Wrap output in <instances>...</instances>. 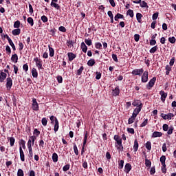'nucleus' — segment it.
<instances>
[{
	"mask_svg": "<svg viewBox=\"0 0 176 176\" xmlns=\"http://www.w3.org/2000/svg\"><path fill=\"white\" fill-rule=\"evenodd\" d=\"M14 28H16V29L20 28V21H16L14 22Z\"/></svg>",
	"mask_w": 176,
	"mask_h": 176,
	"instance_id": "nucleus-41",
	"label": "nucleus"
},
{
	"mask_svg": "<svg viewBox=\"0 0 176 176\" xmlns=\"http://www.w3.org/2000/svg\"><path fill=\"white\" fill-rule=\"evenodd\" d=\"M81 49H82V51L83 52V53L87 52V46L86 45V44L84 42L81 43Z\"/></svg>",
	"mask_w": 176,
	"mask_h": 176,
	"instance_id": "nucleus-19",
	"label": "nucleus"
},
{
	"mask_svg": "<svg viewBox=\"0 0 176 176\" xmlns=\"http://www.w3.org/2000/svg\"><path fill=\"white\" fill-rule=\"evenodd\" d=\"M41 20L43 23H47V17L45 15L41 16Z\"/></svg>",
	"mask_w": 176,
	"mask_h": 176,
	"instance_id": "nucleus-59",
	"label": "nucleus"
},
{
	"mask_svg": "<svg viewBox=\"0 0 176 176\" xmlns=\"http://www.w3.org/2000/svg\"><path fill=\"white\" fill-rule=\"evenodd\" d=\"M174 63H175V57H173L170 62H169V65H170V67H173L174 65Z\"/></svg>",
	"mask_w": 176,
	"mask_h": 176,
	"instance_id": "nucleus-47",
	"label": "nucleus"
},
{
	"mask_svg": "<svg viewBox=\"0 0 176 176\" xmlns=\"http://www.w3.org/2000/svg\"><path fill=\"white\" fill-rule=\"evenodd\" d=\"M127 131L130 134H134V129H133V128H128Z\"/></svg>",
	"mask_w": 176,
	"mask_h": 176,
	"instance_id": "nucleus-63",
	"label": "nucleus"
},
{
	"mask_svg": "<svg viewBox=\"0 0 176 176\" xmlns=\"http://www.w3.org/2000/svg\"><path fill=\"white\" fill-rule=\"evenodd\" d=\"M89 135V133L87 131L85 132V136H84V141H83V144L82 147V153L85 151V146H86V144L87 142V137Z\"/></svg>",
	"mask_w": 176,
	"mask_h": 176,
	"instance_id": "nucleus-7",
	"label": "nucleus"
},
{
	"mask_svg": "<svg viewBox=\"0 0 176 176\" xmlns=\"http://www.w3.org/2000/svg\"><path fill=\"white\" fill-rule=\"evenodd\" d=\"M17 176H24V171H23V169L18 170Z\"/></svg>",
	"mask_w": 176,
	"mask_h": 176,
	"instance_id": "nucleus-45",
	"label": "nucleus"
},
{
	"mask_svg": "<svg viewBox=\"0 0 176 176\" xmlns=\"http://www.w3.org/2000/svg\"><path fill=\"white\" fill-rule=\"evenodd\" d=\"M63 171H68L69 170V164H67L63 168Z\"/></svg>",
	"mask_w": 176,
	"mask_h": 176,
	"instance_id": "nucleus-62",
	"label": "nucleus"
},
{
	"mask_svg": "<svg viewBox=\"0 0 176 176\" xmlns=\"http://www.w3.org/2000/svg\"><path fill=\"white\" fill-rule=\"evenodd\" d=\"M29 12L32 14L34 13V8H32V6L29 4Z\"/></svg>",
	"mask_w": 176,
	"mask_h": 176,
	"instance_id": "nucleus-61",
	"label": "nucleus"
},
{
	"mask_svg": "<svg viewBox=\"0 0 176 176\" xmlns=\"http://www.w3.org/2000/svg\"><path fill=\"white\" fill-rule=\"evenodd\" d=\"M168 41L170 42V43H175V37L173 36V37H169L168 38Z\"/></svg>",
	"mask_w": 176,
	"mask_h": 176,
	"instance_id": "nucleus-52",
	"label": "nucleus"
},
{
	"mask_svg": "<svg viewBox=\"0 0 176 176\" xmlns=\"http://www.w3.org/2000/svg\"><path fill=\"white\" fill-rule=\"evenodd\" d=\"M160 94L161 96V101L164 102L166 101V98H167V93L164 92V91H160Z\"/></svg>",
	"mask_w": 176,
	"mask_h": 176,
	"instance_id": "nucleus-9",
	"label": "nucleus"
},
{
	"mask_svg": "<svg viewBox=\"0 0 176 176\" xmlns=\"http://www.w3.org/2000/svg\"><path fill=\"white\" fill-rule=\"evenodd\" d=\"M157 17H159V12H155L153 14L152 19L157 20Z\"/></svg>",
	"mask_w": 176,
	"mask_h": 176,
	"instance_id": "nucleus-50",
	"label": "nucleus"
},
{
	"mask_svg": "<svg viewBox=\"0 0 176 176\" xmlns=\"http://www.w3.org/2000/svg\"><path fill=\"white\" fill-rule=\"evenodd\" d=\"M124 171L126 173V174H129V173L131 171V164H130L129 163L126 164L124 166Z\"/></svg>",
	"mask_w": 176,
	"mask_h": 176,
	"instance_id": "nucleus-11",
	"label": "nucleus"
},
{
	"mask_svg": "<svg viewBox=\"0 0 176 176\" xmlns=\"http://www.w3.org/2000/svg\"><path fill=\"white\" fill-rule=\"evenodd\" d=\"M50 56L53 57L54 56V50L49 45Z\"/></svg>",
	"mask_w": 176,
	"mask_h": 176,
	"instance_id": "nucleus-31",
	"label": "nucleus"
},
{
	"mask_svg": "<svg viewBox=\"0 0 176 176\" xmlns=\"http://www.w3.org/2000/svg\"><path fill=\"white\" fill-rule=\"evenodd\" d=\"M141 109H142V107H138L135 108V109L133 111V113H135L136 115H138L140 112H141Z\"/></svg>",
	"mask_w": 176,
	"mask_h": 176,
	"instance_id": "nucleus-35",
	"label": "nucleus"
},
{
	"mask_svg": "<svg viewBox=\"0 0 176 176\" xmlns=\"http://www.w3.org/2000/svg\"><path fill=\"white\" fill-rule=\"evenodd\" d=\"M20 32H21V30L20 28H18L12 30V35H14V36H16L17 35H20Z\"/></svg>",
	"mask_w": 176,
	"mask_h": 176,
	"instance_id": "nucleus-18",
	"label": "nucleus"
},
{
	"mask_svg": "<svg viewBox=\"0 0 176 176\" xmlns=\"http://www.w3.org/2000/svg\"><path fill=\"white\" fill-rule=\"evenodd\" d=\"M95 47L96 49H101V47H102V45L101 44V43H96Z\"/></svg>",
	"mask_w": 176,
	"mask_h": 176,
	"instance_id": "nucleus-49",
	"label": "nucleus"
},
{
	"mask_svg": "<svg viewBox=\"0 0 176 176\" xmlns=\"http://www.w3.org/2000/svg\"><path fill=\"white\" fill-rule=\"evenodd\" d=\"M119 19H124V16L122 14L118 13L115 16H114V20L115 21H118Z\"/></svg>",
	"mask_w": 176,
	"mask_h": 176,
	"instance_id": "nucleus-21",
	"label": "nucleus"
},
{
	"mask_svg": "<svg viewBox=\"0 0 176 176\" xmlns=\"http://www.w3.org/2000/svg\"><path fill=\"white\" fill-rule=\"evenodd\" d=\"M58 30L61 32H66V31H67V29H65V27H64V26L59 27Z\"/></svg>",
	"mask_w": 176,
	"mask_h": 176,
	"instance_id": "nucleus-57",
	"label": "nucleus"
},
{
	"mask_svg": "<svg viewBox=\"0 0 176 176\" xmlns=\"http://www.w3.org/2000/svg\"><path fill=\"white\" fill-rule=\"evenodd\" d=\"M85 42L86 45H87V46H91V45H92V42L90 38H88V39L85 38Z\"/></svg>",
	"mask_w": 176,
	"mask_h": 176,
	"instance_id": "nucleus-39",
	"label": "nucleus"
},
{
	"mask_svg": "<svg viewBox=\"0 0 176 176\" xmlns=\"http://www.w3.org/2000/svg\"><path fill=\"white\" fill-rule=\"evenodd\" d=\"M32 145H35V140H36V137L35 135L30 136V139Z\"/></svg>",
	"mask_w": 176,
	"mask_h": 176,
	"instance_id": "nucleus-42",
	"label": "nucleus"
},
{
	"mask_svg": "<svg viewBox=\"0 0 176 176\" xmlns=\"http://www.w3.org/2000/svg\"><path fill=\"white\" fill-rule=\"evenodd\" d=\"M6 76H8V75L6 74V73L5 72H1L0 74V82L2 83V82H3L5 80V79H6Z\"/></svg>",
	"mask_w": 176,
	"mask_h": 176,
	"instance_id": "nucleus-15",
	"label": "nucleus"
},
{
	"mask_svg": "<svg viewBox=\"0 0 176 176\" xmlns=\"http://www.w3.org/2000/svg\"><path fill=\"white\" fill-rule=\"evenodd\" d=\"M67 56H68L69 61H72L74 60V58H75L76 57V55H75L72 52H69L67 54Z\"/></svg>",
	"mask_w": 176,
	"mask_h": 176,
	"instance_id": "nucleus-16",
	"label": "nucleus"
},
{
	"mask_svg": "<svg viewBox=\"0 0 176 176\" xmlns=\"http://www.w3.org/2000/svg\"><path fill=\"white\" fill-rule=\"evenodd\" d=\"M145 166L146 167L151 168V166H152V162H151V160L146 159L145 160Z\"/></svg>",
	"mask_w": 176,
	"mask_h": 176,
	"instance_id": "nucleus-32",
	"label": "nucleus"
},
{
	"mask_svg": "<svg viewBox=\"0 0 176 176\" xmlns=\"http://www.w3.org/2000/svg\"><path fill=\"white\" fill-rule=\"evenodd\" d=\"M164 131H168V125L167 124H164L162 126Z\"/></svg>",
	"mask_w": 176,
	"mask_h": 176,
	"instance_id": "nucleus-60",
	"label": "nucleus"
},
{
	"mask_svg": "<svg viewBox=\"0 0 176 176\" xmlns=\"http://www.w3.org/2000/svg\"><path fill=\"white\" fill-rule=\"evenodd\" d=\"M8 43H10L13 50H16V46H14V43H13V41H12V39L8 41Z\"/></svg>",
	"mask_w": 176,
	"mask_h": 176,
	"instance_id": "nucleus-53",
	"label": "nucleus"
},
{
	"mask_svg": "<svg viewBox=\"0 0 176 176\" xmlns=\"http://www.w3.org/2000/svg\"><path fill=\"white\" fill-rule=\"evenodd\" d=\"M51 6L55 8V9H57V10H60V6L56 3L51 2Z\"/></svg>",
	"mask_w": 176,
	"mask_h": 176,
	"instance_id": "nucleus-34",
	"label": "nucleus"
},
{
	"mask_svg": "<svg viewBox=\"0 0 176 176\" xmlns=\"http://www.w3.org/2000/svg\"><path fill=\"white\" fill-rule=\"evenodd\" d=\"M146 148L148 151H151L152 149V144H151V142H147L146 144Z\"/></svg>",
	"mask_w": 176,
	"mask_h": 176,
	"instance_id": "nucleus-40",
	"label": "nucleus"
},
{
	"mask_svg": "<svg viewBox=\"0 0 176 176\" xmlns=\"http://www.w3.org/2000/svg\"><path fill=\"white\" fill-rule=\"evenodd\" d=\"M119 93H120V90L119 89V87H116L113 90V96L116 97V96H119Z\"/></svg>",
	"mask_w": 176,
	"mask_h": 176,
	"instance_id": "nucleus-17",
	"label": "nucleus"
},
{
	"mask_svg": "<svg viewBox=\"0 0 176 176\" xmlns=\"http://www.w3.org/2000/svg\"><path fill=\"white\" fill-rule=\"evenodd\" d=\"M136 19H137L138 23H142V21L141 20V19H142V14L137 13L136 14Z\"/></svg>",
	"mask_w": 176,
	"mask_h": 176,
	"instance_id": "nucleus-28",
	"label": "nucleus"
},
{
	"mask_svg": "<svg viewBox=\"0 0 176 176\" xmlns=\"http://www.w3.org/2000/svg\"><path fill=\"white\" fill-rule=\"evenodd\" d=\"M132 105H133V107H141V108H142V103H141V101L140 100H135L133 103Z\"/></svg>",
	"mask_w": 176,
	"mask_h": 176,
	"instance_id": "nucleus-14",
	"label": "nucleus"
},
{
	"mask_svg": "<svg viewBox=\"0 0 176 176\" xmlns=\"http://www.w3.org/2000/svg\"><path fill=\"white\" fill-rule=\"evenodd\" d=\"M150 45L151 46H155L156 45V40L151 39L150 41Z\"/></svg>",
	"mask_w": 176,
	"mask_h": 176,
	"instance_id": "nucleus-64",
	"label": "nucleus"
},
{
	"mask_svg": "<svg viewBox=\"0 0 176 176\" xmlns=\"http://www.w3.org/2000/svg\"><path fill=\"white\" fill-rule=\"evenodd\" d=\"M173 131H174V126H170L168 128L167 134H168V135H171V134H173Z\"/></svg>",
	"mask_w": 176,
	"mask_h": 176,
	"instance_id": "nucleus-37",
	"label": "nucleus"
},
{
	"mask_svg": "<svg viewBox=\"0 0 176 176\" xmlns=\"http://www.w3.org/2000/svg\"><path fill=\"white\" fill-rule=\"evenodd\" d=\"M140 6L141 8H146L147 9L148 8H149V6H148V3H146L145 1H142V2H140Z\"/></svg>",
	"mask_w": 176,
	"mask_h": 176,
	"instance_id": "nucleus-33",
	"label": "nucleus"
},
{
	"mask_svg": "<svg viewBox=\"0 0 176 176\" xmlns=\"http://www.w3.org/2000/svg\"><path fill=\"white\" fill-rule=\"evenodd\" d=\"M96 64V60H94V59H90L88 62H87V65L89 67H93V65H94Z\"/></svg>",
	"mask_w": 176,
	"mask_h": 176,
	"instance_id": "nucleus-29",
	"label": "nucleus"
},
{
	"mask_svg": "<svg viewBox=\"0 0 176 176\" xmlns=\"http://www.w3.org/2000/svg\"><path fill=\"white\" fill-rule=\"evenodd\" d=\"M156 173V170L155 169V166H153L151 168V170H150V174L151 175H153V174H155Z\"/></svg>",
	"mask_w": 176,
	"mask_h": 176,
	"instance_id": "nucleus-58",
	"label": "nucleus"
},
{
	"mask_svg": "<svg viewBox=\"0 0 176 176\" xmlns=\"http://www.w3.org/2000/svg\"><path fill=\"white\" fill-rule=\"evenodd\" d=\"M142 82L143 83H146V82H148V71L143 72L142 76Z\"/></svg>",
	"mask_w": 176,
	"mask_h": 176,
	"instance_id": "nucleus-8",
	"label": "nucleus"
},
{
	"mask_svg": "<svg viewBox=\"0 0 176 176\" xmlns=\"http://www.w3.org/2000/svg\"><path fill=\"white\" fill-rule=\"evenodd\" d=\"M161 118L164 120H171V118H174V114L173 113H169L168 114L161 113Z\"/></svg>",
	"mask_w": 176,
	"mask_h": 176,
	"instance_id": "nucleus-3",
	"label": "nucleus"
},
{
	"mask_svg": "<svg viewBox=\"0 0 176 176\" xmlns=\"http://www.w3.org/2000/svg\"><path fill=\"white\" fill-rule=\"evenodd\" d=\"M163 135V133L162 132L159 131H155L153 133L152 138H156L157 137H162Z\"/></svg>",
	"mask_w": 176,
	"mask_h": 176,
	"instance_id": "nucleus-13",
	"label": "nucleus"
},
{
	"mask_svg": "<svg viewBox=\"0 0 176 176\" xmlns=\"http://www.w3.org/2000/svg\"><path fill=\"white\" fill-rule=\"evenodd\" d=\"M19 153H20V159L21 162H25V158L24 155V151H23V148L21 146L19 147Z\"/></svg>",
	"mask_w": 176,
	"mask_h": 176,
	"instance_id": "nucleus-10",
	"label": "nucleus"
},
{
	"mask_svg": "<svg viewBox=\"0 0 176 176\" xmlns=\"http://www.w3.org/2000/svg\"><path fill=\"white\" fill-rule=\"evenodd\" d=\"M155 83H156V77L151 78L148 83L146 85L147 90H151V89L155 86Z\"/></svg>",
	"mask_w": 176,
	"mask_h": 176,
	"instance_id": "nucleus-2",
	"label": "nucleus"
},
{
	"mask_svg": "<svg viewBox=\"0 0 176 176\" xmlns=\"http://www.w3.org/2000/svg\"><path fill=\"white\" fill-rule=\"evenodd\" d=\"M134 120H135V119L133 118V117L129 118L128 120V124H131L134 123Z\"/></svg>",
	"mask_w": 176,
	"mask_h": 176,
	"instance_id": "nucleus-55",
	"label": "nucleus"
},
{
	"mask_svg": "<svg viewBox=\"0 0 176 176\" xmlns=\"http://www.w3.org/2000/svg\"><path fill=\"white\" fill-rule=\"evenodd\" d=\"M32 75L33 78H38V72H36V69L33 68L32 69Z\"/></svg>",
	"mask_w": 176,
	"mask_h": 176,
	"instance_id": "nucleus-25",
	"label": "nucleus"
},
{
	"mask_svg": "<svg viewBox=\"0 0 176 176\" xmlns=\"http://www.w3.org/2000/svg\"><path fill=\"white\" fill-rule=\"evenodd\" d=\"M160 160V162L162 164V166H165V164H166V156L165 155H162Z\"/></svg>",
	"mask_w": 176,
	"mask_h": 176,
	"instance_id": "nucleus-26",
	"label": "nucleus"
},
{
	"mask_svg": "<svg viewBox=\"0 0 176 176\" xmlns=\"http://www.w3.org/2000/svg\"><path fill=\"white\" fill-rule=\"evenodd\" d=\"M157 51V46L155 45L150 50V53H155Z\"/></svg>",
	"mask_w": 176,
	"mask_h": 176,
	"instance_id": "nucleus-46",
	"label": "nucleus"
},
{
	"mask_svg": "<svg viewBox=\"0 0 176 176\" xmlns=\"http://www.w3.org/2000/svg\"><path fill=\"white\" fill-rule=\"evenodd\" d=\"M41 123H42L43 126H47V120L46 119V118H43L41 120Z\"/></svg>",
	"mask_w": 176,
	"mask_h": 176,
	"instance_id": "nucleus-44",
	"label": "nucleus"
},
{
	"mask_svg": "<svg viewBox=\"0 0 176 176\" xmlns=\"http://www.w3.org/2000/svg\"><path fill=\"white\" fill-rule=\"evenodd\" d=\"M74 153L75 155H79V151H78V146H76V144H74Z\"/></svg>",
	"mask_w": 176,
	"mask_h": 176,
	"instance_id": "nucleus-51",
	"label": "nucleus"
},
{
	"mask_svg": "<svg viewBox=\"0 0 176 176\" xmlns=\"http://www.w3.org/2000/svg\"><path fill=\"white\" fill-rule=\"evenodd\" d=\"M83 69H85V68L83 67V66H81L80 69L77 70L76 75H78V76L82 75V72H83Z\"/></svg>",
	"mask_w": 176,
	"mask_h": 176,
	"instance_id": "nucleus-36",
	"label": "nucleus"
},
{
	"mask_svg": "<svg viewBox=\"0 0 176 176\" xmlns=\"http://www.w3.org/2000/svg\"><path fill=\"white\" fill-rule=\"evenodd\" d=\"M8 140L10 141V146H13L14 145V142H16V139H14V138L13 137H11V138H8Z\"/></svg>",
	"mask_w": 176,
	"mask_h": 176,
	"instance_id": "nucleus-23",
	"label": "nucleus"
},
{
	"mask_svg": "<svg viewBox=\"0 0 176 176\" xmlns=\"http://www.w3.org/2000/svg\"><path fill=\"white\" fill-rule=\"evenodd\" d=\"M32 107L33 111H39V104H38V102H36V99H32Z\"/></svg>",
	"mask_w": 176,
	"mask_h": 176,
	"instance_id": "nucleus-5",
	"label": "nucleus"
},
{
	"mask_svg": "<svg viewBox=\"0 0 176 176\" xmlns=\"http://www.w3.org/2000/svg\"><path fill=\"white\" fill-rule=\"evenodd\" d=\"M134 40L135 42H138L140 41V34H135L134 35Z\"/></svg>",
	"mask_w": 176,
	"mask_h": 176,
	"instance_id": "nucleus-56",
	"label": "nucleus"
},
{
	"mask_svg": "<svg viewBox=\"0 0 176 176\" xmlns=\"http://www.w3.org/2000/svg\"><path fill=\"white\" fill-rule=\"evenodd\" d=\"M52 160L54 163H57V162H58V155H57V153H54L52 154Z\"/></svg>",
	"mask_w": 176,
	"mask_h": 176,
	"instance_id": "nucleus-20",
	"label": "nucleus"
},
{
	"mask_svg": "<svg viewBox=\"0 0 176 176\" xmlns=\"http://www.w3.org/2000/svg\"><path fill=\"white\" fill-rule=\"evenodd\" d=\"M11 60L12 61H13V63H17L18 60H19V56H17V54H13L11 57Z\"/></svg>",
	"mask_w": 176,
	"mask_h": 176,
	"instance_id": "nucleus-24",
	"label": "nucleus"
},
{
	"mask_svg": "<svg viewBox=\"0 0 176 176\" xmlns=\"http://www.w3.org/2000/svg\"><path fill=\"white\" fill-rule=\"evenodd\" d=\"M13 85V80H12V78L8 77L6 79V89L7 90H10L12 89V86Z\"/></svg>",
	"mask_w": 176,
	"mask_h": 176,
	"instance_id": "nucleus-4",
	"label": "nucleus"
},
{
	"mask_svg": "<svg viewBox=\"0 0 176 176\" xmlns=\"http://www.w3.org/2000/svg\"><path fill=\"white\" fill-rule=\"evenodd\" d=\"M131 74L132 75H138L139 76H141L142 74H144V69H135L132 71Z\"/></svg>",
	"mask_w": 176,
	"mask_h": 176,
	"instance_id": "nucleus-6",
	"label": "nucleus"
},
{
	"mask_svg": "<svg viewBox=\"0 0 176 176\" xmlns=\"http://www.w3.org/2000/svg\"><path fill=\"white\" fill-rule=\"evenodd\" d=\"M126 14L127 16H130V17L133 18L134 17V11H133V10H129L126 12Z\"/></svg>",
	"mask_w": 176,
	"mask_h": 176,
	"instance_id": "nucleus-30",
	"label": "nucleus"
},
{
	"mask_svg": "<svg viewBox=\"0 0 176 176\" xmlns=\"http://www.w3.org/2000/svg\"><path fill=\"white\" fill-rule=\"evenodd\" d=\"M34 61H35L36 65L38 69H42V63H41V60L38 59V58H34Z\"/></svg>",
	"mask_w": 176,
	"mask_h": 176,
	"instance_id": "nucleus-12",
	"label": "nucleus"
},
{
	"mask_svg": "<svg viewBox=\"0 0 176 176\" xmlns=\"http://www.w3.org/2000/svg\"><path fill=\"white\" fill-rule=\"evenodd\" d=\"M113 140L116 142V148L120 151H123V144H122V138L118 135H115Z\"/></svg>",
	"mask_w": 176,
	"mask_h": 176,
	"instance_id": "nucleus-1",
	"label": "nucleus"
},
{
	"mask_svg": "<svg viewBox=\"0 0 176 176\" xmlns=\"http://www.w3.org/2000/svg\"><path fill=\"white\" fill-rule=\"evenodd\" d=\"M133 150L134 152H137L138 151V142L137 140H135L134 141Z\"/></svg>",
	"mask_w": 176,
	"mask_h": 176,
	"instance_id": "nucleus-27",
	"label": "nucleus"
},
{
	"mask_svg": "<svg viewBox=\"0 0 176 176\" xmlns=\"http://www.w3.org/2000/svg\"><path fill=\"white\" fill-rule=\"evenodd\" d=\"M96 79H97V80L101 79V72H96Z\"/></svg>",
	"mask_w": 176,
	"mask_h": 176,
	"instance_id": "nucleus-54",
	"label": "nucleus"
},
{
	"mask_svg": "<svg viewBox=\"0 0 176 176\" xmlns=\"http://www.w3.org/2000/svg\"><path fill=\"white\" fill-rule=\"evenodd\" d=\"M20 146L23 148V149H25V141L23 140H21V142L19 143Z\"/></svg>",
	"mask_w": 176,
	"mask_h": 176,
	"instance_id": "nucleus-43",
	"label": "nucleus"
},
{
	"mask_svg": "<svg viewBox=\"0 0 176 176\" xmlns=\"http://www.w3.org/2000/svg\"><path fill=\"white\" fill-rule=\"evenodd\" d=\"M58 120H57V118H55V124L54 128L55 133H56V131H58Z\"/></svg>",
	"mask_w": 176,
	"mask_h": 176,
	"instance_id": "nucleus-22",
	"label": "nucleus"
},
{
	"mask_svg": "<svg viewBox=\"0 0 176 176\" xmlns=\"http://www.w3.org/2000/svg\"><path fill=\"white\" fill-rule=\"evenodd\" d=\"M124 164V161L120 160V162H119V167H118V168H120V170H122V168H123Z\"/></svg>",
	"mask_w": 176,
	"mask_h": 176,
	"instance_id": "nucleus-48",
	"label": "nucleus"
},
{
	"mask_svg": "<svg viewBox=\"0 0 176 176\" xmlns=\"http://www.w3.org/2000/svg\"><path fill=\"white\" fill-rule=\"evenodd\" d=\"M28 23L32 27L34 25V19L32 17L28 18Z\"/></svg>",
	"mask_w": 176,
	"mask_h": 176,
	"instance_id": "nucleus-38",
	"label": "nucleus"
}]
</instances>
